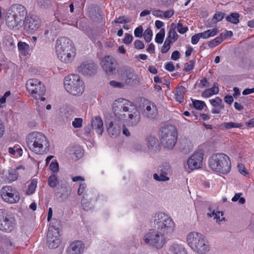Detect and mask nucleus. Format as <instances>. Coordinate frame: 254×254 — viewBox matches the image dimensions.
<instances>
[{
  "label": "nucleus",
  "mask_w": 254,
  "mask_h": 254,
  "mask_svg": "<svg viewBox=\"0 0 254 254\" xmlns=\"http://www.w3.org/2000/svg\"><path fill=\"white\" fill-rule=\"evenodd\" d=\"M203 159V152L202 150L195 152L188 160L187 164L189 168L191 170L200 168L202 165Z\"/></svg>",
  "instance_id": "6ab92c4d"
},
{
  "label": "nucleus",
  "mask_w": 254,
  "mask_h": 254,
  "mask_svg": "<svg viewBox=\"0 0 254 254\" xmlns=\"http://www.w3.org/2000/svg\"><path fill=\"white\" fill-rule=\"evenodd\" d=\"M134 48L137 49H142L144 48V43L139 40H136L134 43Z\"/></svg>",
  "instance_id": "864d4df0"
},
{
  "label": "nucleus",
  "mask_w": 254,
  "mask_h": 254,
  "mask_svg": "<svg viewBox=\"0 0 254 254\" xmlns=\"http://www.w3.org/2000/svg\"><path fill=\"white\" fill-rule=\"evenodd\" d=\"M59 180L55 175L50 176L48 180V185L52 188H55L59 184Z\"/></svg>",
  "instance_id": "f704fd0d"
},
{
  "label": "nucleus",
  "mask_w": 254,
  "mask_h": 254,
  "mask_svg": "<svg viewBox=\"0 0 254 254\" xmlns=\"http://www.w3.org/2000/svg\"><path fill=\"white\" fill-rule=\"evenodd\" d=\"M81 204L84 210L87 211L89 209V203L88 202L86 201V199H82Z\"/></svg>",
  "instance_id": "052dcab7"
},
{
  "label": "nucleus",
  "mask_w": 254,
  "mask_h": 254,
  "mask_svg": "<svg viewBox=\"0 0 254 254\" xmlns=\"http://www.w3.org/2000/svg\"><path fill=\"white\" fill-rule=\"evenodd\" d=\"M84 250V245L81 241L72 242L66 250V254H82Z\"/></svg>",
  "instance_id": "412c9836"
},
{
  "label": "nucleus",
  "mask_w": 254,
  "mask_h": 254,
  "mask_svg": "<svg viewBox=\"0 0 254 254\" xmlns=\"http://www.w3.org/2000/svg\"><path fill=\"white\" fill-rule=\"evenodd\" d=\"M212 215H214V218L216 219V221H221L222 220H220V215H223V212L220 211H218L215 212L214 210H213L212 212Z\"/></svg>",
  "instance_id": "13d9d810"
},
{
  "label": "nucleus",
  "mask_w": 254,
  "mask_h": 254,
  "mask_svg": "<svg viewBox=\"0 0 254 254\" xmlns=\"http://www.w3.org/2000/svg\"><path fill=\"white\" fill-rule=\"evenodd\" d=\"M98 66L92 62H84L77 67L78 72L85 76L94 75L97 71Z\"/></svg>",
  "instance_id": "2eb2a0df"
},
{
  "label": "nucleus",
  "mask_w": 254,
  "mask_h": 254,
  "mask_svg": "<svg viewBox=\"0 0 254 254\" xmlns=\"http://www.w3.org/2000/svg\"><path fill=\"white\" fill-rule=\"evenodd\" d=\"M192 104L193 107L197 110H201L204 106H205V104L204 101L197 100H192Z\"/></svg>",
  "instance_id": "e433bc0d"
},
{
  "label": "nucleus",
  "mask_w": 254,
  "mask_h": 254,
  "mask_svg": "<svg viewBox=\"0 0 254 254\" xmlns=\"http://www.w3.org/2000/svg\"><path fill=\"white\" fill-rule=\"evenodd\" d=\"M152 223L155 229L166 234L172 233L175 229V224L171 217L164 212H158L152 217Z\"/></svg>",
  "instance_id": "39448f33"
},
{
  "label": "nucleus",
  "mask_w": 254,
  "mask_h": 254,
  "mask_svg": "<svg viewBox=\"0 0 254 254\" xmlns=\"http://www.w3.org/2000/svg\"><path fill=\"white\" fill-rule=\"evenodd\" d=\"M74 153L77 158H81L83 155V150L80 148L75 150Z\"/></svg>",
  "instance_id": "680f3d73"
},
{
  "label": "nucleus",
  "mask_w": 254,
  "mask_h": 254,
  "mask_svg": "<svg viewBox=\"0 0 254 254\" xmlns=\"http://www.w3.org/2000/svg\"><path fill=\"white\" fill-rule=\"evenodd\" d=\"M56 49L58 58L60 60L65 61L66 58L63 54L64 51H70V50L74 49V48L70 39L66 37H60L56 41Z\"/></svg>",
  "instance_id": "f8f14e48"
},
{
  "label": "nucleus",
  "mask_w": 254,
  "mask_h": 254,
  "mask_svg": "<svg viewBox=\"0 0 254 254\" xmlns=\"http://www.w3.org/2000/svg\"><path fill=\"white\" fill-rule=\"evenodd\" d=\"M195 61L191 60L185 64V67L184 69V71L188 72L192 70L193 68L194 64Z\"/></svg>",
  "instance_id": "37998d69"
},
{
  "label": "nucleus",
  "mask_w": 254,
  "mask_h": 254,
  "mask_svg": "<svg viewBox=\"0 0 254 254\" xmlns=\"http://www.w3.org/2000/svg\"><path fill=\"white\" fill-rule=\"evenodd\" d=\"M82 119L81 118H75L72 123L74 128H79L82 126Z\"/></svg>",
  "instance_id": "49530a36"
},
{
  "label": "nucleus",
  "mask_w": 254,
  "mask_h": 254,
  "mask_svg": "<svg viewBox=\"0 0 254 254\" xmlns=\"http://www.w3.org/2000/svg\"><path fill=\"white\" fill-rule=\"evenodd\" d=\"M187 241L190 247L198 254H204L209 251L208 242L201 233L190 232L187 236Z\"/></svg>",
  "instance_id": "423d86ee"
},
{
  "label": "nucleus",
  "mask_w": 254,
  "mask_h": 254,
  "mask_svg": "<svg viewBox=\"0 0 254 254\" xmlns=\"http://www.w3.org/2000/svg\"><path fill=\"white\" fill-rule=\"evenodd\" d=\"M130 22V20L128 19L125 16H120L115 20L116 23H127Z\"/></svg>",
  "instance_id": "a18cd8bd"
},
{
  "label": "nucleus",
  "mask_w": 254,
  "mask_h": 254,
  "mask_svg": "<svg viewBox=\"0 0 254 254\" xmlns=\"http://www.w3.org/2000/svg\"><path fill=\"white\" fill-rule=\"evenodd\" d=\"M107 131L111 137L116 138L120 134L121 127L118 125L114 124L113 122H111L107 127Z\"/></svg>",
  "instance_id": "b1692460"
},
{
  "label": "nucleus",
  "mask_w": 254,
  "mask_h": 254,
  "mask_svg": "<svg viewBox=\"0 0 254 254\" xmlns=\"http://www.w3.org/2000/svg\"><path fill=\"white\" fill-rule=\"evenodd\" d=\"M67 184L62 183L61 185V189L55 193L57 199L60 201L66 199L70 195V191L67 189Z\"/></svg>",
  "instance_id": "4be33fe9"
},
{
  "label": "nucleus",
  "mask_w": 254,
  "mask_h": 254,
  "mask_svg": "<svg viewBox=\"0 0 254 254\" xmlns=\"http://www.w3.org/2000/svg\"><path fill=\"white\" fill-rule=\"evenodd\" d=\"M64 86L65 90L73 95H80L84 92V83L77 74H70L66 76Z\"/></svg>",
  "instance_id": "0eeeda50"
},
{
  "label": "nucleus",
  "mask_w": 254,
  "mask_h": 254,
  "mask_svg": "<svg viewBox=\"0 0 254 254\" xmlns=\"http://www.w3.org/2000/svg\"><path fill=\"white\" fill-rule=\"evenodd\" d=\"M109 84L114 88H123L125 86V83L123 82H118L115 80L110 81Z\"/></svg>",
  "instance_id": "c03bdc74"
},
{
  "label": "nucleus",
  "mask_w": 254,
  "mask_h": 254,
  "mask_svg": "<svg viewBox=\"0 0 254 254\" xmlns=\"http://www.w3.org/2000/svg\"><path fill=\"white\" fill-rule=\"evenodd\" d=\"M209 166L213 171L226 174L231 170V163L229 157L226 154L217 153L210 157Z\"/></svg>",
  "instance_id": "20e7f679"
},
{
  "label": "nucleus",
  "mask_w": 254,
  "mask_h": 254,
  "mask_svg": "<svg viewBox=\"0 0 254 254\" xmlns=\"http://www.w3.org/2000/svg\"><path fill=\"white\" fill-rule=\"evenodd\" d=\"M209 102L214 107L220 106L222 108L224 107L223 105H221L222 101L219 97H216L215 99L210 100Z\"/></svg>",
  "instance_id": "79ce46f5"
},
{
  "label": "nucleus",
  "mask_w": 254,
  "mask_h": 254,
  "mask_svg": "<svg viewBox=\"0 0 254 254\" xmlns=\"http://www.w3.org/2000/svg\"><path fill=\"white\" fill-rule=\"evenodd\" d=\"M180 53L178 51H174L171 55V59L174 61H176L180 58Z\"/></svg>",
  "instance_id": "bf43d9fd"
},
{
  "label": "nucleus",
  "mask_w": 254,
  "mask_h": 254,
  "mask_svg": "<svg viewBox=\"0 0 254 254\" xmlns=\"http://www.w3.org/2000/svg\"><path fill=\"white\" fill-rule=\"evenodd\" d=\"M224 101L228 104H231L234 101L233 97L231 95H227L224 98Z\"/></svg>",
  "instance_id": "69168bd1"
},
{
  "label": "nucleus",
  "mask_w": 254,
  "mask_h": 254,
  "mask_svg": "<svg viewBox=\"0 0 254 254\" xmlns=\"http://www.w3.org/2000/svg\"><path fill=\"white\" fill-rule=\"evenodd\" d=\"M25 7L19 4L11 5L5 15V22L10 29L18 28L24 19V29L29 33L37 31L40 25V19L35 15L28 16Z\"/></svg>",
  "instance_id": "f257e3e1"
},
{
  "label": "nucleus",
  "mask_w": 254,
  "mask_h": 254,
  "mask_svg": "<svg viewBox=\"0 0 254 254\" xmlns=\"http://www.w3.org/2000/svg\"><path fill=\"white\" fill-rule=\"evenodd\" d=\"M18 48L19 50H25L28 49L29 45L25 42H20L18 43Z\"/></svg>",
  "instance_id": "6e6d98bb"
},
{
  "label": "nucleus",
  "mask_w": 254,
  "mask_h": 254,
  "mask_svg": "<svg viewBox=\"0 0 254 254\" xmlns=\"http://www.w3.org/2000/svg\"><path fill=\"white\" fill-rule=\"evenodd\" d=\"M152 32L150 28H147L144 32V38L146 42L148 43L151 41L152 37Z\"/></svg>",
  "instance_id": "ea45409f"
},
{
  "label": "nucleus",
  "mask_w": 254,
  "mask_h": 254,
  "mask_svg": "<svg viewBox=\"0 0 254 254\" xmlns=\"http://www.w3.org/2000/svg\"><path fill=\"white\" fill-rule=\"evenodd\" d=\"M165 35L164 28H161L160 32L156 35L155 41L158 44L162 43Z\"/></svg>",
  "instance_id": "c9c22d12"
},
{
  "label": "nucleus",
  "mask_w": 254,
  "mask_h": 254,
  "mask_svg": "<svg viewBox=\"0 0 254 254\" xmlns=\"http://www.w3.org/2000/svg\"><path fill=\"white\" fill-rule=\"evenodd\" d=\"M176 28L177 29V31L182 34H185L188 30V28L186 26H183L181 21H179L177 24Z\"/></svg>",
  "instance_id": "a19ab883"
},
{
  "label": "nucleus",
  "mask_w": 254,
  "mask_h": 254,
  "mask_svg": "<svg viewBox=\"0 0 254 254\" xmlns=\"http://www.w3.org/2000/svg\"><path fill=\"white\" fill-rule=\"evenodd\" d=\"M169 251L173 254H187L184 246L178 243L172 244L169 248Z\"/></svg>",
  "instance_id": "a878e982"
},
{
  "label": "nucleus",
  "mask_w": 254,
  "mask_h": 254,
  "mask_svg": "<svg viewBox=\"0 0 254 254\" xmlns=\"http://www.w3.org/2000/svg\"><path fill=\"white\" fill-rule=\"evenodd\" d=\"M173 43L168 39H166L164 45L161 49V52L162 54L166 53L170 49L171 45Z\"/></svg>",
  "instance_id": "58836bf2"
},
{
  "label": "nucleus",
  "mask_w": 254,
  "mask_h": 254,
  "mask_svg": "<svg viewBox=\"0 0 254 254\" xmlns=\"http://www.w3.org/2000/svg\"><path fill=\"white\" fill-rule=\"evenodd\" d=\"M159 137L161 143L165 147L172 149L177 141V130L174 127H164L160 128Z\"/></svg>",
  "instance_id": "6e6552de"
},
{
  "label": "nucleus",
  "mask_w": 254,
  "mask_h": 254,
  "mask_svg": "<svg viewBox=\"0 0 254 254\" xmlns=\"http://www.w3.org/2000/svg\"><path fill=\"white\" fill-rule=\"evenodd\" d=\"M239 17L240 15L239 13H231L226 17V19L228 22L233 24H237L239 22Z\"/></svg>",
  "instance_id": "7c9ffc66"
},
{
  "label": "nucleus",
  "mask_w": 254,
  "mask_h": 254,
  "mask_svg": "<svg viewBox=\"0 0 254 254\" xmlns=\"http://www.w3.org/2000/svg\"><path fill=\"white\" fill-rule=\"evenodd\" d=\"M238 168L240 173L244 176H246L248 174L245 166L243 164H239L238 165Z\"/></svg>",
  "instance_id": "603ef678"
},
{
  "label": "nucleus",
  "mask_w": 254,
  "mask_h": 254,
  "mask_svg": "<svg viewBox=\"0 0 254 254\" xmlns=\"http://www.w3.org/2000/svg\"><path fill=\"white\" fill-rule=\"evenodd\" d=\"M16 221L13 215L5 209H0V230L10 232L14 229Z\"/></svg>",
  "instance_id": "9b49d317"
},
{
  "label": "nucleus",
  "mask_w": 254,
  "mask_h": 254,
  "mask_svg": "<svg viewBox=\"0 0 254 254\" xmlns=\"http://www.w3.org/2000/svg\"><path fill=\"white\" fill-rule=\"evenodd\" d=\"M254 93V87L250 89V88H246L245 90H243L242 94L244 95H247L251 93Z\"/></svg>",
  "instance_id": "338daca9"
},
{
  "label": "nucleus",
  "mask_w": 254,
  "mask_h": 254,
  "mask_svg": "<svg viewBox=\"0 0 254 254\" xmlns=\"http://www.w3.org/2000/svg\"><path fill=\"white\" fill-rule=\"evenodd\" d=\"M171 173V168L168 163H163L159 167L158 173L153 174V179L159 182H166L169 180L168 175Z\"/></svg>",
  "instance_id": "dca6fc26"
},
{
  "label": "nucleus",
  "mask_w": 254,
  "mask_h": 254,
  "mask_svg": "<svg viewBox=\"0 0 254 254\" xmlns=\"http://www.w3.org/2000/svg\"><path fill=\"white\" fill-rule=\"evenodd\" d=\"M86 187V185L85 183L80 184L77 191L78 194L80 195L82 194Z\"/></svg>",
  "instance_id": "e2e57ef3"
},
{
  "label": "nucleus",
  "mask_w": 254,
  "mask_h": 254,
  "mask_svg": "<svg viewBox=\"0 0 254 254\" xmlns=\"http://www.w3.org/2000/svg\"><path fill=\"white\" fill-rule=\"evenodd\" d=\"M37 182L35 179H33L31 181L30 184L29 185L27 193L28 194H31L35 191V189L37 187Z\"/></svg>",
  "instance_id": "4c0bfd02"
},
{
  "label": "nucleus",
  "mask_w": 254,
  "mask_h": 254,
  "mask_svg": "<svg viewBox=\"0 0 254 254\" xmlns=\"http://www.w3.org/2000/svg\"><path fill=\"white\" fill-rule=\"evenodd\" d=\"M165 69L172 72L175 70V67L172 62H168L165 65Z\"/></svg>",
  "instance_id": "4d7b16f0"
},
{
  "label": "nucleus",
  "mask_w": 254,
  "mask_h": 254,
  "mask_svg": "<svg viewBox=\"0 0 254 254\" xmlns=\"http://www.w3.org/2000/svg\"><path fill=\"white\" fill-rule=\"evenodd\" d=\"M186 91V88L183 86L177 87L176 90V100L180 103L183 102L184 101V94Z\"/></svg>",
  "instance_id": "cd10ccee"
},
{
  "label": "nucleus",
  "mask_w": 254,
  "mask_h": 254,
  "mask_svg": "<svg viewBox=\"0 0 254 254\" xmlns=\"http://www.w3.org/2000/svg\"><path fill=\"white\" fill-rule=\"evenodd\" d=\"M142 115L150 119H154L158 115L156 105L151 102L146 101L140 107Z\"/></svg>",
  "instance_id": "a211bd4d"
},
{
  "label": "nucleus",
  "mask_w": 254,
  "mask_h": 254,
  "mask_svg": "<svg viewBox=\"0 0 254 254\" xmlns=\"http://www.w3.org/2000/svg\"><path fill=\"white\" fill-rule=\"evenodd\" d=\"M26 142L29 148L36 154H43L49 146L45 135L39 132L30 133L26 139Z\"/></svg>",
  "instance_id": "7ed1b4c3"
},
{
  "label": "nucleus",
  "mask_w": 254,
  "mask_h": 254,
  "mask_svg": "<svg viewBox=\"0 0 254 254\" xmlns=\"http://www.w3.org/2000/svg\"><path fill=\"white\" fill-rule=\"evenodd\" d=\"M47 242L51 249L57 248L61 243L60 235L58 228L50 227L47 235Z\"/></svg>",
  "instance_id": "4468645a"
},
{
  "label": "nucleus",
  "mask_w": 254,
  "mask_h": 254,
  "mask_svg": "<svg viewBox=\"0 0 254 254\" xmlns=\"http://www.w3.org/2000/svg\"><path fill=\"white\" fill-rule=\"evenodd\" d=\"M146 141L148 149L150 150L155 152L159 150L160 146L157 138L150 136L147 138Z\"/></svg>",
  "instance_id": "393cba45"
},
{
  "label": "nucleus",
  "mask_w": 254,
  "mask_h": 254,
  "mask_svg": "<svg viewBox=\"0 0 254 254\" xmlns=\"http://www.w3.org/2000/svg\"><path fill=\"white\" fill-rule=\"evenodd\" d=\"M92 128H94L96 132L101 135L103 132V123L102 119L99 116H96L92 118L91 124Z\"/></svg>",
  "instance_id": "5701e85b"
},
{
  "label": "nucleus",
  "mask_w": 254,
  "mask_h": 254,
  "mask_svg": "<svg viewBox=\"0 0 254 254\" xmlns=\"http://www.w3.org/2000/svg\"><path fill=\"white\" fill-rule=\"evenodd\" d=\"M122 71L126 79L125 83L127 84H135L138 82V78L133 68L129 66H124Z\"/></svg>",
  "instance_id": "aec40b11"
},
{
  "label": "nucleus",
  "mask_w": 254,
  "mask_h": 254,
  "mask_svg": "<svg viewBox=\"0 0 254 254\" xmlns=\"http://www.w3.org/2000/svg\"><path fill=\"white\" fill-rule=\"evenodd\" d=\"M8 182H11L15 181L18 178V173L15 169H10L8 170V175L6 176Z\"/></svg>",
  "instance_id": "473e14b6"
},
{
  "label": "nucleus",
  "mask_w": 254,
  "mask_h": 254,
  "mask_svg": "<svg viewBox=\"0 0 254 254\" xmlns=\"http://www.w3.org/2000/svg\"><path fill=\"white\" fill-rule=\"evenodd\" d=\"M147 51L150 53H155V46L153 44L151 43L149 45L148 47L146 49Z\"/></svg>",
  "instance_id": "774afa93"
},
{
  "label": "nucleus",
  "mask_w": 254,
  "mask_h": 254,
  "mask_svg": "<svg viewBox=\"0 0 254 254\" xmlns=\"http://www.w3.org/2000/svg\"><path fill=\"white\" fill-rule=\"evenodd\" d=\"M243 125L241 123H236L233 122L224 123L221 127L222 128H225L227 129H229L234 127L240 128L242 127Z\"/></svg>",
  "instance_id": "72a5a7b5"
},
{
  "label": "nucleus",
  "mask_w": 254,
  "mask_h": 254,
  "mask_svg": "<svg viewBox=\"0 0 254 254\" xmlns=\"http://www.w3.org/2000/svg\"><path fill=\"white\" fill-rule=\"evenodd\" d=\"M142 33L143 28L142 26H139L135 29L134 34L136 37L141 38L142 37Z\"/></svg>",
  "instance_id": "de8ad7c7"
},
{
  "label": "nucleus",
  "mask_w": 254,
  "mask_h": 254,
  "mask_svg": "<svg viewBox=\"0 0 254 254\" xmlns=\"http://www.w3.org/2000/svg\"><path fill=\"white\" fill-rule=\"evenodd\" d=\"M117 65L116 59L112 56H105L102 60L103 69L109 74L113 75L116 73Z\"/></svg>",
  "instance_id": "f3484780"
},
{
  "label": "nucleus",
  "mask_w": 254,
  "mask_h": 254,
  "mask_svg": "<svg viewBox=\"0 0 254 254\" xmlns=\"http://www.w3.org/2000/svg\"><path fill=\"white\" fill-rule=\"evenodd\" d=\"M224 17V14L221 12H216L213 16V19L216 20V22L220 21L222 20Z\"/></svg>",
  "instance_id": "5fc2aeb1"
},
{
  "label": "nucleus",
  "mask_w": 254,
  "mask_h": 254,
  "mask_svg": "<svg viewBox=\"0 0 254 254\" xmlns=\"http://www.w3.org/2000/svg\"><path fill=\"white\" fill-rule=\"evenodd\" d=\"M27 90L31 93L32 97L38 100L46 92V87L43 83L37 79H30L26 84Z\"/></svg>",
  "instance_id": "9d476101"
},
{
  "label": "nucleus",
  "mask_w": 254,
  "mask_h": 254,
  "mask_svg": "<svg viewBox=\"0 0 254 254\" xmlns=\"http://www.w3.org/2000/svg\"><path fill=\"white\" fill-rule=\"evenodd\" d=\"M176 25L175 23H172L170 27V30L168 33V36L166 39H168L172 42H175L178 38V35L176 32L175 29Z\"/></svg>",
  "instance_id": "bb28decb"
},
{
  "label": "nucleus",
  "mask_w": 254,
  "mask_h": 254,
  "mask_svg": "<svg viewBox=\"0 0 254 254\" xmlns=\"http://www.w3.org/2000/svg\"><path fill=\"white\" fill-rule=\"evenodd\" d=\"M218 30L216 28H213L207 30L203 32L200 33L201 38L203 39H208L210 37H213L217 35Z\"/></svg>",
  "instance_id": "c85d7f7f"
},
{
  "label": "nucleus",
  "mask_w": 254,
  "mask_h": 254,
  "mask_svg": "<svg viewBox=\"0 0 254 254\" xmlns=\"http://www.w3.org/2000/svg\"><path fill=\"white\" fill-rule=\"evenodd\" d=\"M174 14L173 10H168L164 13V16L166 18H170Z\"/></svg>",
  "instance_id": "0e129e2a"
},
{
  "label": "nucleus",
  "mask_w": 254,
  "mask_h": 254,
  "mask_svg": "<svg viewBox=\"0 0 254 254\" xmlns=\"http://www.w3.org/2000/svg\"><path fill=\"white\" fill-rule=\"evenodd\" d=\"M0 192L3 200L9 203H16L20 199L19 192L11 186L3 187Z\"/></svg>",
  "instance_id": "ddd939ff"
},
{
  "label": "nucleus",
  "mask_w": 254,
  "mask_h": 254,
  "mask_svg": "<svg viewBox=\"0 0 254 254\" xmlns=\"http://www.w3.org/2000/svg\"><path fill=\"white\" fill-rule=\"evenodd\" d=\"M200 33H199L194 34L191 37V42L193 45H195L198 42L200 38H201V36H200Z\"/></svg>",
  "instance_id": "3c124183"
},
{
  "label": "nucleus",
  "mask_w": 254,
  "mask_h": 254,
  "mask_svg": "<svg viewBox=\"0 0 254 254\" xmlns=\"http://www.w3.org/2000/svg\"><path fill=\"white\" fill-rule=\"evenodd\" d=\"M133 40V36L128 33L125 34V37L123 40V42L125 44L128 45L131 43Z\"/></svg>",
  "instance_id": "8fccbe9b"
},
{
  "label": "nucleus",
  "mask_w": 254,
  "mask_h": 254,
  "mask_svg": "<svg viewBox=\"0 0 254 254\" xmlns=\"http://www.w3.org/2000/svg\"><path fill=\"white\" fill-rule=\"evenodd\" d=\"M112 108L116 120L132 126H136L140 122V113L131 102L120 98L114 102Z\"/></svg>",
  "instance_id": "f03ea898"
},
{
  "label": "nucleus",
  "mask_w": 254,
  "mask_h": 254,
  "mask_svg": "<svg viewBox=\"0 0 254 254\" xmlns=\"http://www.w3.org/2000/svg\"><path fill=\"white\" fill-rule=\"evenodd\" d=\"M223 40V34L221 33L213 40L210 41L208 43V46L211 48H213L220 44Z\"/></svg>",
  "instance_id": "c756f323"
},
{
  "label": "nucleus",
  "mask_w": 254,
  "mask_h": 254,
  "mask_svg": "<svg viewBox=\"0 0 254 254\" xmlns=\"http://www.w3.org/2000/svg\"><path fill=\"white\" fill-rule=\"evenodd\" d=\"M50 168L53 172H57L59 168L58 162L56 160L52 161L50 165Z\"/></svg>",
  "instance_id": "09e8293b"
},
{
  "label": "nucleus",
  "mask_w": 254,
  "mask_h": 254,
  "mask_svg": "<svg viewBox=\"0 0 254 254\" xmlns=\"http://www.w3.org/2000/svg\"><path fill=\"white\" fill-rule=\"evenodd\" d=\"M166 234L161 233V232L154 229L151 230L147 233L144 238L143 240L145 244L157 249H160L163 248L166 243V238L164 236Z\"/></svg>",
  "instance_id": "1a4fd4ad"
},
{
  "label": "nucleus",
  "mask_w": 254,
  "mask_h": 254,
  "mask_svg": "<svg viewBox=\"0 0 254 254\" xmlns=\"http://www.w3.org/2000/svg\"><path fill=\"white\" fill-rule=\"evenodd\" d=\"M64 56L66 58V60H60L61 61L64 63H68L72 61L73 59V57L75 56L74 49L70 50V51H64Z\"/></svg>",
  "instance_id": "2f4dec72"
}]
</instances>
